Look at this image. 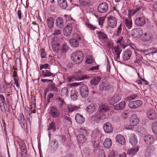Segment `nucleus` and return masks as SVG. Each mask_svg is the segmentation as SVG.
Instances as JSON below:
<instances>
[{
    "label": "nucleus",
    "instance_id": "nucleus-1",
    "mask_svg": "<svg viewBox=\"0 0 157 157\" xmlns=\"http://www.w3.org/2000/svg\"><path fill=\"white\" fill-rule=\"evenodd\" d=\"M39 67L41 70L40 73L41 77L43 78L52 77L53 79L55 75L53 73L51 72L50 67L48 64L46 63L44 64H40Z\"/></svg>",
    "mask_w": 157,
    "mask_h": 157
},
{
    "label": "nucleus",
    "instance_id": "nucleus-2",
    "mask_svg": "<svg viewBox=\"0 0 157 157\" xmlns=\"http://www.w3.org/2000/svg\"><path fill=\"white\" fill-rule=\"evenodd\" d=\"M79 134L76 136L77 140L79 143H83L87 140L88 135L87 131L84 128H81L78 129Z\"/></svg>",
    "mask_w": 157,
    "mask_h": 157
},
{
    "label": "nucleus",
    "instance_id": "nucleus-3",
    "mask_svg": "<svg viewBox=\"0 0 157 157\" xmlns=\"http://www.w3.org/2000/svg\"><path fill=\"white\" fill-rule=\"evenodd\" d=\"M83 54L80 51L73 52L71 55V59L76 64L81 63L83 59Z\"/></svg>",
    "mask_w": 157,
    "mask_h": 157
},
{
    "label": "nucleus",
    "instance_id": "nucleus-4",
    "mask_svg": "<svg viewBox=\"0 0 157 157\" xmlns=\"http://www.w3.org/2000/svg\"><path fill=\"white\" fill-rule=\"evenodd\" d=\"M60 43L58 37L54 36L52 39V47L53 52H57L59 50Z\"/></svg>",
    "mask_w": 157,
    "mask_h": 157
},
{
    "label": "nucleus",
    "instance_id": "nucleus-5",
    "mask_svg": "<svg viewBox=\"0 0 157 157\" xmlns=\"http://www.w3.org/2000/svg\"><path fill=\"white\" fill-rule=\"evenodd\" d=\"M56 99L60 109L65 112L67 105H66L64 99L60 98L59 96H57Z\"/></svg>",
    "mask_w": 157,
    "mask_h": 157
},
{
    "label": "nucleus",
    "instance_id": "nucleus-6",
    "mask_svg": "<svg viewBox=\"0 0 157 157\" xmlns=\"http://www.w3.org/2000/svg\"><path fill=\"white\" fill-rule=\"evenodd\" d=\"M108 26L111 28H115L117 26V20L116 17L112 16H110L108 17Z\"/></svg>",
    "mask_w": 157,
    "mask_h": 157
},
{
    "label": "nucleus",
    "instance_id": "nucleus-7",
    "mask_svg": "<svg viewBox=\"0 0 157 157\" xmlns=\"http://www.w3.org/2000/svg\"><path fill=\"white\" fill-rule=\"evenodd\" d=\"M80 94L82 98L86 97L88 94L89 90L87 86L83 84L79 87Z\"/></svg>",
    "mask_w": 157,
    "mask_h": 157
},
{
    "label": "nucleus",
    "instance_id": "nucleus-8",
    "mask_svg": "<svg viewBox=\"0 0 157 157\" xmlns=\"http://www.w3.org/2000/svg\"><path fill=\"white\" fill-rule=\"evenodd\" d=\"M143 104L141 100H137L130 102L128 104V107L130 109H135L140 107Z\"/></svg>",
    "mask_w": 157,
    "mask_h": 157
},
{
    "label": "nucleus",
    "instance_id": "nucleus-9",
    "mask_svg": "<svg viewBox=\"0 0 157 157\" xmlns=\"http://www.w3.org/2000/svg\"><path fill=\"white\" fill-rule=\"evenodd\" d=\"M121 95L116 94L109 98V101L110 104L113 105L118 102L121 100Z\"/></svg>",
    "mask_w": 157,
    "mask_h": 157
},
{
    "label": "nucleus",
    "instance_id": "nucleus-10",
    "mask_svg": "<svg viewBox=\"0 0 157 157\" xmlns=\"http://www.w3.org/2000/svg\"><path fill=\"white\" fill-rule=\"evenodd\" d=\"M106 117V114L103 113L100 111L97 113L95 116H93L92 117V119L96 122L103 120L105 119Z\"/></svg>",
    "mask_w": 157,
    "mask_h": 157
},
{
    "label": "nucleus",
    "instance_id": "nucleus-11",
    "mask_svg": "<svg viewBox=\"0 0 157 157\" xmlns=\"http://www.w3.org/2000/svg\"><path fill=\"white\" fill-rule=\"evenodd\" d=\"M108 9V5L105 2L100 4L98 7V10L99 13H104L106 12Z\"/></svg>",
    "mask_w": 157,
    "mask_h": 157
},
{
    "label": "nucleus",
    "instance_id": "nucleus-12",
    "mask_svg": "<svg viewBox=\"0 0 157 157\" xmlns=\"http://www.w3.org/2000/svg\"><path fill=\"white\" fill-rule=\"evenodd\" d=\"M146 19L145 18L142 16L137 17L135 20V24L139 27L144 26L146 23Z\"/></svg>",
    "mask_w": 157,
    "mask_h": 157
},
{
    "label": "nucleus",
    "instance_id": "nucleus-13",
    "mask_svg": "<svg viewBox=\"0 0 157 157\" xmlns=\"http://www.w3.org/2000/svg\"><path fill=\"white\" fill-rule=\"evenodd\" d=\"M19 146L21 149V155L23 157H25L27 155V151L25 142L23 141L20 142Z\"/></svg>",
    "mask_w": 157,
    "mask_h": 157
},
{
    "label": "nucleus",
    "instance_id": "nucleus-14",
    "mask_svg": "<svg viewBox=\"0 0 157 157\" xmlns=\"http://www.w3.org/2000/svg\"><path fill=\"white\" fill-rule=\"evenodd\" d=\"M97 35L99 38L102 41L103 43H106L107 42L108 38L105 33L99 31L97 32Z\"/></svg>",
    "mask_w": 157,
    "mask_h": 157
},
{
    "label": "nucleus",
    "instance_id": "nucleus-15",
    "mask_svg": "<svg viewBox=\"0 0 157 157\" xmlns=\"http://www.w3.org/2000/svg\"><path fill=\"white\" fill-rule=\"evenodd\" d=\"M139 122V120L135 114H132L130 118V124L131 126L136 125Z\"/></svg>",
    "mask_w": 157,
    "mask_h": 157
},
{
    "label": "nucleus",
    "instance_id": "nucleus-16",
    "mask_svg": "<svg viewBox=\"0 0 157 157\" xmlns=\"http://www.w3.org/2000/svg\"><path fill=\"white\" fill-rule=\"evenodd\" d=\"M113 126L109 122L105 123L103 126L104 131L106 133H109L113 130Z\"/></svg>",
    "mask_w": 157,
    "mask_h": 157
},
{
    "label": "nucleus",
    "instance_id": "nucleus-17",
    "mask_svg": "<svg viewBox=\"0 0 157 157\" xmlns=\"http://www.w3.org/2000/svg\"><path fill=\"white\" fill-rule=\"evenodd\" d=\"M144 140L145 143L147 144H150L153 143L154 141V138L151 135H146L144 136Z\"/></svg>",
    "mask_w": 157,
    "mask_h": 157
},
{
    "label": "nucleus",
    "instance_id": "nucleus-18",
    "mask_svg": "<svg viewBox=\"0 0 157 157\" xmlns=\"http://www.w3.org/2000/svg\"><path fill=\"white\" fill-rule=\"evenodd\" d=\"M56 123L54 121H52L50 123L48 127V131L49 133L48 135L49 138L51 136V132H55L56 131Z\"/></svg>",
    "mask_w": 157,
    "mask_h": 157
},
{
    "label": "nucleus",
    "instance_id": "nucleus-19",
    "mask_svg": "<svg viewBox=\"0 0 157 157\" xmlns=\"http://www.w3.org/2000/svg\"><path fill=\"white\" fill-rule=\"evenodd\" d=\"M147 117L151 120H154L156 119L157 116L154 110L151 109L147 112Z\"/></svg>",
    "mask_w": 157,
    "mask_h": 157
},
{
    "label": "nucleus",
    "instance_id": "nucleus-20",
    "mask_svg": "<svg viewBox=\"0 0 157 157\" xmlns=\"http://www.w3.org/2000/svg\"><path fill=\"white\" fill-rule=\"evenodd\" d=\"M50 114L53 118H56L59 116V110L55 107L51 108Z\"/></svg>",
    "mask_w": 157,
    "mask_h": 157
},
{
    "label": "nucleus",
    "instance_id": "nucleus-21",
    "mask_svg": "<svg viewBox=\"0 0 157 157\" xmlns=\"http://www.w3.org/2000/svg\"><path fill=\"white\" fill-rule=\"evenodd\" d=\"M72 25L71 24H68L63 29V32L66 36L70 35L72 29Z\"/></svg>",
    "mask_w": 157,
    "mask_h": 157
},
{
    "label": "nucleus",
    "instance_id": "nucleus-22",
    "mask_svg": "<svg viewBox=\"0 0 157 157\" xmlns=\"http://www.w3.org/2000/svg\"><path fill=\"white\" fill-rule=\"evenodd\" d=\"M97 108L96 104L92 103L87 106L86 108V110L89 113H91L96 111Z\"/></svg>",
    "mask_w": 157,
    "mask_h": 157
},
{
    "label": "nucleus",
    "instance_id": "nucleus-23",
    "mask_svg": "<svg viewBox=\"0 0 157 157\" xmlns=\"http://www.w3.org/2000/svg\"><path fill=\"white\" fill-rule=\"evenodd\" d=\"M116 141L120 144L124 145L125 144V140L123 136L121 134H118L115 137Z\"/></svg>",
    "mask_w": 157,
    "mask_h": 157
},
{
    "label": "nucleus",
    "instance_id": "nucleus-24",
    "mask_svg": "<svg viewBox=\"0 0 157 157\" xmlns=\"http://www.w3.org/2000/svg\"><path fill=\"white\" fill-rule=\"evenodd\" d=\"M151 38V35L149 32L145 33L141 36L142 40L145 41L150 40Z\"/></svg>",
    "mask_w": 157,
    "mask_h": 157
},
{
    "label": "nucleus",
    "instance_id": "nucleus-25",
    "mask_svg": "<svg viewBox=\"0 0 157 157\" xmlns=\"http://www.w3.org/2000/svg\"><path fill=\"white\" fill-rule=\"evenodd\" d=\"M75 120L76 122L79 124H82L85 121V119L81 115L77 113L75 116Z\"/></svg>",
    "mask_w": 157,
    "mask_h": 157
},
{
    "label": "nucleus",
    "instance_id": "nucleus-26",
    "mask_svg": "<svg viewBox=\"0 0 157 157\" xmlns=\"http://www.w3.org/2000/svg\"><path fill=\"white\" fill-rule=\"evenodd\" d=\"M124 26L128 29L132 27V21L131 19H125L123 21Z\"/></svg>",
    "mask_w": 157,
    "mask_h": 157
},
{
    "label": "nucleus",
    "instance_id": "nucleus-27",
    "mask_svg": "<svg viewBox=\"0 0 157 157\" xmlns=\"http://www.w3.org/2000/svg\"><path fill=\"white\" fill-rule=\"evenodd\" d=\"M139 147L138 145H136L132 148L129 149L127 151V153L129 155H134L139 151Z\"/></svg>",
    "mask_w": 157,
    "mask_h": 157
},
{
    "label": "nucleus",
    "instance_id": "nucleus-28",
    "mask_svg": "<svg viewBox=\"0 0 157 157\" xmlns=\"http://www.w3.org/2000/svg\"><path fill=\"white\" fill-rule=\"evenodd\" d=\"M126 103L124 101H121L119 103L114 106V109L117 110L123 109L125 107Z\"/></svg>",
    "mask_w": 157,
    "mask_h": 157
},
{
    "label": "nucleus",
    "instance_id": "nucleus-29",
    "mask_svg": "<svg viewBox=\"0 0 157 157\" xmlns=\"http://www.w3.org/2000/svg\"><path fill=\"white\" fill-rule=\"evenodd\" d=\"M132 54V52L129 50H127L124 53L123 55V59L125 61L129 59Z\"/></svg>",
    "mask_w": 157,
    "mask_h": 157
},
{
    "label": "nucleus",
    "instance_id": "nucleus-30",
    "mask_svg": "<svg viewBox=\"0 0 157 157\" xmlns=\"http://www.w3.org/2000/svg\"><path fill=\"white\" fill-rule=\"evenodd\" d=\"M129 142L132 145H135L137 143L136 137L134 134H131L129 137Z\"/></svg>",
    "mask_w": 157,
    "mask_h": 157
},
{
    "label": "nucleus",
    "instance_id": "nucleus-31",
    "mask_svg": "<svg viewBox=\"0 0 157 157\" xmlns=\"http://www.w3.org/2000/svg\"><path fill=\"white\" fill-rule=\"evenodd\" d=\"M73 76L75 81H81L85 79V78L82 76L80 72L75 73Z\"/></svg>",
    "mask_w": 157,
    "mask_h": 157
},
{
    "label": "nucleus",
    "instance_id": "nucleus-32",
    "mask_svg": "<svg viewBox=\"0 0 157 157\" xmlns=\"http://www.w3.org/2000/svg\"><path fill=\"white\" fill-rule=\"evenodd\" d=\"M153 153V150L151 146L148 147L144 151V155L146 157H150Z\"/></svg>",
    "mask_w": 157,
    "mask_h": 157
},
{
    "label": "nucleus",
    "instance_id": "nucleus-33",
    "mask_svg": "<svg viewBox=\"0 0 157 157\" xmlns=\"http://www.w3.org/2000/svg\"><path fill=\"white\" fill-rule=\"evenodd\" d=\"M113 49L117 56H116L115 57L114 59L116 60H117L120 59V55L122 51V50L118 46L115 47Z\"/></svg>",
    "mask_w": 157,
    "mask_h": 157
},
{
    "label": "nucleus",
    "instance_id": "nucleus-34",
    "mask_svg": "<svg viewBox=\"0 0 157 157\" xmlns=\"http://www.w3.org/2000/svg\"><path fill=\"white\" fill-rule=\"evenodd\" d=\"M58 4L60 7L65 9L67 7V4L66 0H57Z\"/></svg>",
    "mask_w": 157,
    "mask_h": 157
},
{
    "label": "nucleus",
    "instance_id": "nucleus-35",
    "mask_svg": "<svg viewBox=\"0 0 157 157\" xmlns=\"http://www.w3.org/2000/svg\"><path fill=\"white\" fill-rule=\"evenodd\" d=\"M47 23L48 27L51 29L54 26V21L53 17H49L46 20Z\"/></svg>",
    "mask_w": 157,
    "mask_h": 157
},
{
    "label": "nucleus",
    "instance_id": "nucleus-36",
    "mask_svg": "<svg viewBox=\"0 0 157 157\" xmlns=\"http://www.w3.org/2000/svg\"><path fill=\"white\" fill-rule=\"evenodd\" d=\"M18 120L19 124L22 126V128H23V126L25 125V119L24 116L22 113H21L19 114L18 118Z\"/></svg>",
    "mask_w": 157,
    "mask_h": 157
},
{
    "label": "nucleus",
    "instance_id": "nucleus-37",
    "mask_svg": "<svg viewBox=\"0 0 157 157\" xmlns=\"http://www.w3.org/2000/svg\"><path fill=\"white\" fill-rule=\"evenodd\" d=\"M101 79V78L100 76L94 77L91 80L90 83L91 85H96L98 84Z\"/></svg>",
    "mask_w": 157,
    "mask_h": 157
},
{
    "label": "nucleus",
    "instance_id": "nucleus-38",
    "mask_svg": "<svg viewBox=\"0 0 157 157\" xmlns=\"http://www.w3.org/2000/svg\"><path fill=\"white\" fill-rule=\"evenodd\" d=\"M112 145V142L111 140L109 138H106L105 140L103 145L106 148H109Z\"/></svg>",
    "mask_w": 157,
    "mask_h": 157
},
{
    "label": "nucleus",
    "instance_id": "nucleus-39",
    "mask_svg": "<svg viewBox=\"0 0 157 157\" xmlns=\"http://www.w3.org/2000/svg\"><path fill=\"white\" fill-rule=\"evenodd\" d=\"M79 108V107L78 106L72 104L69 105L67 106V108H68V111L71 112H72L75 111L77 110Z\"/></svg>",
    "mask_w": 157,
    "mask_h": 157
},
{
    "label": "nucleus",
    "instance_id": "nucleus-40",
    "mask_svg": "<svg viewBox=\"0 0 157 157\" xmlns=\"http://www.w3.org/2000/svg\"><path fill=\"white\" fill-rule=\"evenodd\" d=\"M56 25L58 28H61L63 27V21L62 18L60 17L57 18L56 19Z\"/></svg>",
    "mask_w": 157,
    "mask_h": 157
},
{
    "label": "nucleus",
    "instance_id": "nucleus-41",
    "mask_svg": "<svg viewBox=\"0 0 157 157\" xmlns=\"http://www.w3.org/2000/svg\"><path fill=\"white\" fill-rule=\"evenodd\" d=\"M68 94V90L67 87H64L61 90L60 95L61 97H65Z\"/></svg>",
    "mask_w": 157,
    "mask_h": 157
},
{
    "label": "nucleus",
    "instance_id": "nucleus-42",
    "mask_svg": "<svg viewBox=\"0 0 157 157\" xmlns=\"http://www.w3.org/2000/svg\"><path fill=\"white\" fill-rule=\"evenodd\" d=\"M69 42L71 46L73 47L76 48L78 46V41L75 39H71L69 40Z\"/></svg>",
    "mask_w": 157,
    "mask_h": 157
},
{
    "label": "nucleus",
    "instance_id": "nucleus-43",
    "mask_svg": "<svg viewBox=\"0 0 157 157\" xmlns=\"http://www.w3.org/2000/svg\"><path fill=\"white\" fill-rule=\"evenodd\" d=\"M48 89L50 91L56 93L58 91L57 87L55 86V84H50L48 87Z\"/></svg>",
    "mask_w": 157,
    "mask_h": 157
},
{
    "label": "nucleus",
    "instance_id": "nucleus-44",
    "mask_svg": "<svg viewBox=\"0 0 157 157\" xmlns=\"http://www.w3.org/2000/svg\"><path fill=\"white\" fill-rule=\"evenodd\" d=\"M93 0H79V3L85 6H90Z\"/></svg>",
    "mask_w": 157,
    "mask_h": 157
},
{
    "label": "nucleus",
    "instance_id": "nucleus-45",
    "mask_svg": "<svg viewBox=\"0 0 157 157\" xmlns=\"http://www.w3.org/2000/svg\"><path fill=\"white\" fill-rule=\"evenodd\" d=\"M78 96V93L76 90H72L71 91V98L73 100L75 101L77 99Z\"/></svg>",
    "mask_w": 157,
    "mask_h": 157
},
{
    "label": "nucleus",
    "instance_id": "nucleus-46",
    "mask_svg": "<svg viewBox=\"0 0 157 157\" xmlns=\"http://www.w3.org/2000/svg\"><path fill=\"white\" fill-rule=\"evenodd\" d=\"M109 108L106 106H103L102 108L100 109V111L103 113H105L106 115H108L109 113Z\"/></svg>",
    "mask_w": 157,
    "mask_h": 157
},
{
    "label": "nucleus",
    "instance_id": "nucleus-47",
    "mask_svg": "<svg viewBox=\"0 0 157 157\" xmlns=\"http://www.w3.org/2000/svg\"><path fill=\"white\" fill-rule=\"evenodd\" d=\"M122 31V24L121 23L117 28L115 32V35L116 36H120L121 33Z\"/></svg>",
    "mask_w": 157,
    "mask_h": 157
},
{
    "label": "nucleus",
    "instance_id": "nucleus-48",
    "mask_svg": "<svg viewBox=\"0 0 157 157\" xmlns=\"http://www.w3.org/2000/svg\"><path fill=\"white\" fill-rule=\"evenodd\" d=\"M52 142L53 143L52 146V149L53 151H55L56 150L58 147V142L55 139L52 140Z\"/></svg>",
    "mask_w": 157,
    "mask_h": 157
},
{
    "label": "nucleus",
    "instance_id": "nucleus-49",
    "mask_svg": "<svg viewBox=\"0 0 157 157\" xmlns=\"http://www.w3.org/2000/svg\"><path fill=\"white\" fill-rule=\"evenodd\" d=\"M143 57L141 55L139 54H137L136 55V59L134 62L136 63H140L143 62Z\"/></svg>",
    "mask_w": 157,
    "mask_h": 157
},
{
    "label": "nucleus",
    "instance_id": "nucleus-50",
    "mask_svg": "<svg viewBox=\"0 0 157 157\" xmlns=\"http://www.w3.org/2000/svg\"><path fill=\"white\" fill-rule=\"evenodd\" d=\"M148 53L146 54L150 56L157 53V48L154 47L152 48L148 49Z\"/></svg>",
    "mask_w": 157,
    "mask_h": 157
},
{
    "label": "nucleus",
    "instance_id": "nucleus-51",
    "mask_svg": "<svg viewBox=\"0 0 157 157\" xmlns=\"http://www.w3.org/2000/svg\"><path fill=\"white\" fill-rule=\"evenodd\" d=\"M99 134L100 132L98 131H95L93 132L91 135L92 139H97V138H98Z\"/></svg>",
    "mask_w": 157,
    "mask_h": 157
},
{
    "label": "nucleus",
    "instance_id": "nucleus-52",
    "mask_svg": "<svg viewBox=\"0 0 157 157\" xmlns=\"http://www.w3.org/2000/svg\"><path fill=\"white\" fill-rule=\"evenodd\" d=\"M152 129L153 133L157 135V122H155L152 124Z\"/></svg>",
    "mask_w": 157,
    "mask_h": 157
},
{
    "label": "nucleus",
    "instance_id": "nucleus-53",
    "mask_svg": "<svg viewBox=\"0 0 157 157\" xmlns=\"http://www.w3.org/2000/svg\"><path fill=\"white\" fill-rule=\"evenodd\" d=\"M30 110L31 113H35V108L36 107V104L35 101H32L31 102V104L30 105Z\"/></svg>",
    "mask_w": 157,
    "mask_h": 157
},
{
    "label": "nucleus",
    "instance_id": "nucleus-54",
    "mask_svg": "<svg viewBox=\"0 0 157 157\" xmlns=\"http://www.w3.org/2000/svg\"><path fill=\"white\" fill-rule=\"evenodd\" d=\"M137 97V95L136 94H134L131 95L129 96L128 97L126 98V101H130L131 100H133L135 99Z\"/></svg>",
    "mask_w": 157,
    "mask_h": 157
},
{
    "label": "nucleus",
    "instance_id": "nucleus-55",
    "mask_svg": "<svg viewBox=\"0 0 157 157\" xmlns=\"http://www.w3.org/2000/svg\"><path fill=\"white\" fill-rule=\"evenodd\" d=\"M11 86L10 87L5 86V88L4 90H1V93H10V91H11Z\"/></svg>",
    "mask_w": 157,
    "mask_h": 157
},
{
    "label": "nucleus",
    "instance_id": "nucleus-56",
    "mask_svg": "<svg viewBox=\"0 0 157 157\" xmlns=\"http://www.w3.org/2000/svg\"><path fill=\"white\" fill-rule=\"evenodd\" d=\"M68 45L66 43H64L63 44L61 51L63 52H65L68 50Z\"/></svg>",
    "mask_w": 157,
    "mask_h": 157
},
{
    "label": "nucleus",
    "instance_id": "nucleus-57",
    "mask_svg": "<svg viewBox=\"0 0 157 157\" xmlns=\"http://www.w3.org/2000/svg\"><path fill=\"white\" fill-rule=\"evenodd\" d=\"M143 8L141 6L137 7L136 9L134 10L136 13L139 14L143 11Z\"/></svg>",
    "mask_w": 157,
    "mask_h": 157
},
{
    "label": "nucleus",
    "instance_id": "nucleus-58",
    "mask_svg": "<svg viewBox=\"0 0 157 157\" xmlns=\"http://www.w3.org/2000/svg\"><path fill=\"white\" fill-rule=\"evenodd\" d=\"M107 83L104 82H102L100 85L99 86V88L101 91H103L105 90V86L106 85Z\"/></svg>",
    "mask_w": 157,
    "mask_h": 157
},
{
    "label": "nucleus",
    "instance_id": "nucleus-59",
    "mask_svg": "<svg viewBox=\"0 0 157 157\" xmlns=\"http://www.w3.org/2000/svg\"><path fill=\"white\" fill-rule=\"evenodd\" d=\"M47 54L44 48H42L40 50V56L41 58H44Z\"/></svg>",
    "mask_w": 157,
    "mask_h": 157
},
{
    "label": "nucleus",
    "instance_id": "nucleus-60",
    "mask_svg": "<svg viewBox=\"0 0 157 157\" xmlns=\"http://www.w3.org/2000/svg\"><path fill=\"white\" fill-rule=\"evenodd\" d=\"M61 33V30L59 29H56L52 33L54 36L59 35Z\"/></svg>",
    "mask_w": 157,
    "mask_h": 157
},
{
    "label": "nucleus",
    "instance_id": "nucleus-61",
    "mask_svg": "<svg viewBox=\"0 0 157 157\" xmlns=\"http://www.w3.org/2000/svg\"><path fill=\"white\" fill-rule=\"evenodd\" d=\"M136 14L135 12L133 10H130L128 12V15L129 18H131V17L134 15Z\"/></svg>",
    "mask_w": 157,
    "mask_h": 157
},
{
    "label": "nucleus",
    "instance_id": "nucleus-62",
    "mask_svg": "<svg viewBox=\"0 0 157 157\" xmlns=\"http://www.w3.org/2000/svg\"><path fill=\"white\" fill-rule=\"evenodd\" d=\"M86 25L88 28L91 30H94L96 28V27L91 24L86 23Z\"/></svg>",
    "mask_w": 157,
    "mask_h": 157
},
{
    "label": "nucleus",
    "instance_id": "nucleus-63",
    "mask_svg": "<svg viewBox=\"0 0 157 157\" xmlns=\"http://www.w3.org/2000/svg\"><path fill=\"white\" fill-rule=\"evenodd\" d=\"M94 60L91 58H87L86 61V63L87 64H91L94 62Z\"/></svg>",
    "mask_w": 157,
    "mask_h": 157
},
{
    "label": "nucleus",
    "instance_id": "nucleus-64",
    "mask_svg": "<svg viewBox=\"0 0 157 157\" xmlns=\"http://www.w3.org/2000/svg\"><path fill=\"white\" fill-rule=\"evenodd\" d=\"M98 157H105L104 151L102 150H100L99 151V153Z\"/></svg>",
    "mask_w": 157,
    "mask_h": 157
}]
</instances>
